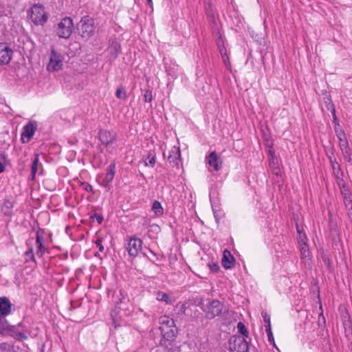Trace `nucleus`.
I'll use <instances>...</instances> for the list:
<instances>
[{
	"instance_id": "7ed1b4c3",
	"label": "nucleus",
	"mask_w": 352,
	"mask_h": 352,
	"mask_svg": "<svg viewBox=\"0 0 352 352\" xmlns=\"http://www.w3.org/2000/svg\"><path fill=\"white\" fill-rule=\"evenodd\" d=\"M74 29L73 21L70 17L63 18L57 25L56 30L58 37L68 38L70 37Z\"/></svg>"
},
{
	"instance_id": "9d476101",
	"label": "nucleus",
	"mask_w": 352,
	"mask_h": 352,
	"mask_svg": "<svg viewBox=\"0 0 352 352\" xmlns=\"http://www.w3.org/2000/svg\"><path fill=\"white\" fill-rule=\"evenodd\" d=\"M142 241L137 237H131L127 244L126 250L131 256L135 257L142 249Z\"/></svg>"
},
{
	"instance_id": "39448f33",
	"label": "nucleus",
	"mask_w": 352,
	"mask_h": 352,
	"mask_svg": "<svg viewBox=\"0 0 352 352\" xmlns=\"http://www.w3.org/2000/svg\"><path fill=\"white\" fill-rule=\"evenodd\" d=\"M30 17L36 25H43L47 22L48 19L45 11V8L41 4H34L33 6Z\"/></svg>"
},
{
	"instance_id": "423d86ee",
	"label": "nucleus",
	"mask_w": 352,
	"mask_h": 352,
	"mask_svg": "<svg viewBox=\"0 0 352 352\" xmlns=\"http://www.w3.org/2000/svg\"><path fill=\"white\" fill-rule=\"evenodd\" d=\"M228 344L231 352H248V344L243 336H232Z\"/></svg>"
},
{
	"instance_id": "dca6fc26",
	"label": "nucleus",
	"mask_w": 352,
	"mask_h": 352,
	"mask_svg": "<svg viewBox=\"0 0 352 352\" xmlns=\"http://www.w3.org/2000/svg\"><path fill=\"white\" fill-rule=\"evenodd\" d=\"M180 149L177 146H173L169 151L168 156V160L170 163H173L174 166H178L179 162L180 161Z\"/></svg>"
},
{
	"instance_id": "c9c22d12",
	"label": "nucleus",
	"mask_w": 352,
	"mask_h": 352,
	"mask_svg": "<svg viewBox=\"0 0 352 352\" xmlns=\"http://www.w3.org/2000/svg\"><path fill=\"white\" fill-rule=\"evenodd\" d=\"M177 65H173V67H168L167 66H166V71L168 74V75L169 76H175L176 74V72L177 70Z\"/></svg>"
},
{
	"instance_id": "72a5a7b5",
	"label": "nucleus",
	"mask_w": 352,
	"mask_h": 352,
	"mask_svg": "<svg viewBox=\"0 0 352 352\" xmlns=\"http://www.w3.org/2000/svg\"><path fill=\"white\" fill-rule=\"evenodd\" d=\"M153 100L152 91L147 89L144 94V101L145 102H151Z\"/></svg>"
},
{
	"instance_id": "6ab92c4d",
	"label": "nucleus",
	"mask_w": 352,
	"mask_h": 352,
	"mask_svg": "<svg viewBox=\"0 0 352 352\" xmlns=\"http://www.w3.org/2000/svg\"><path fill=\"white\" fill-rule=\"evenodd\" d=\"M342 195L344 198V204L348 210H352V199L350 192L347 190H342Z\"/></svg>"
},
{
	"instance_id": "473e14b6",
	"label": "nucleus",
	"mask_w": 352,
	"mask_h": 352,
	"mask_svg": "<svg viewBox=\"0 0 352 352\" xmlns=\"http://www.w3.org/2000/svg\"><path fill=\"white\" fill-rule=\"evenodd\" d=\"M344 335L348 341L349 347L352 350V329L344 331Z\"/></svg>"
},
{
	"instance_id": "f8f14e48",
	"label": "nucleus",
	"mask_w": 352,
	"mask_h": 352,
	"mask_svg": "<svg viewBox=\"0 0 352 352\" xmlns=\"http://www.w3.org/2000/svg\"><path fill=\"white\" fill-rule=\"evenodd\" d=\"M116 133L113 131L102 130L99 133L100 140L106 146L112 144L116 140Z\"/></svg>"
},
{
	"instance_id": "79ce46f5",
	"label": "nucleus",
	"mask_w": 352,
	"mask_h": 352,
	"mask_svg": "<svg viewBox=\"0 0 352 352\" xmlns=\"http://www.w3.org/2000/svg\"><path fill=\"white\" fill-rule=\"evenodd\" d=\"M324 103L326 104V107H327V110L330 109L332 107H334V104L331 102V98L329 97L324 98Z\"/></svg>"
},
{
	"instance_id": "ea45409f",
	"label": "nucleus",
	"mask_w": 352,
	"mask_h": 352,
	"mask_svg": "<svg viewBox=\"0 0 352 352\" xmlns=\"http://www.w3.org/2000/svg\"><path fill=\"white\" fill-rule=\"evenodd\" d=\"M261 315L263 318V320H264V322L265 323V325L271 326L270 316L265 311H263L261 313Z\"/></svg>"
},
{
	"instance_id": "a878e982",
	"label": "nucleus",
	"mask_w": 352,
	"mask_h": 352,
	"mask_svg": "<svg viewBox=\"0 0 352 352\" xmlns=\"http://www.w3.org/2000/svg\"><path fill=\"white\" fill-rule=\"evenodd\" d=\"M302 243L300 244V253L302 258H306L309 257V250L308 249V245L306 242L300 241Z\"/></svg>"
},
{
	"instance_id": "c756f323",
	"label": "nucleus",
	"mask_w": 352,
	"mask_h": 352,
	"mask_svg": "<svg viewBox=\"0 0 352 352\" xmlns=\"http://www.w3.org/2000/svg\"><path fill=\"white\" fill-rule=\"evenodd\" d=\"M237 329H238L239 331L241 333L242 336H243L245 337L248 336V331L245 324L243 322H239L237 324Z\"/></svg>"
},
{
	"instance_id": "f3484780",
	"label": "nucleus",
	"mask_w": 352,
	"mask_h": 352,
	"mask_svg": "<svg viewBox=\"0 0 352 352\" xmlns=\"http://www.w3.org/2000/svg\"><path fill=\"white\" fill-rule=\"evenodd\" d=\"M36 254L41 257L46 251V248L43 245V237L39 234L38 232L36 233Z\"/></svg>"
},
{
	"instance_id": "6e6552de",
	"label": "nucleus",
	"mask_w": 352,
	"mask_h": 352,
	"mask_svg": "<svg viewBox=\"0 0 352 352\" xmlns=\"http://www.w3.org/2000/svg\"><path fill=\"white\" fill-rule=\"evenodd\" d=\"M208 168L209 171H218L222 167V160L215 151L211 152L207 157Z\"/></svg>"
},
{
	"instance_id": "4c0bfd02",
	"label": "nucleus",
	"mask_w": 352,
	"mask_h": 352,
	"mask_svg": "<svg viewBox=\"0 0 352 352\" xmlns=\"http://www.w3.org/2000/svg\"><path fill=\"white\" fill-rule=\"evenodd\" d=\"M81 186L82 187V188L86 191V192H93V187L91 184H89V183L87 182H82L81 183Z\"/></svg>"
},
{
	"instance_id": "09e8293b",
	"label": "nucleus",
	"mask_w": 352,
	"mask_h": 352,
	"mask_svg": "<svg viewBox=\"0 0 352 352\" xmlns=\"http://www.w3.org/2000/svg\"><path fill=\"white\" fill-rule=\"evenodd\" d=\"M328 110L331 111L333 118L334 116H336L335 107H332V108H331L330 109H328Z\"/></svg>"
},
{
	"instance_id": "393cba45",
	"label": "nucleus",
	"mask_w": 352,
	"mask_h": 352,
	"mask_svg": "<svg viewBox=\"0 0 352 352\" xmlns=\"http://www.w3.org/2000/svg\"><path fill=\"white\" fill-rule=\"evenodd\" d=\"M111 49L113 50L111 55L113 58H116L121 51V46L118 42H113L111 45Z\"/></svg>"
},
{
	"instance_id": "f257e3e1",
	"label": "nucleus",
	"mask_w": 352,
	"mask_h": 352,
	"mask_svg": "<svg viewBox=\"0 0 352 352\" xmlns=\"http://www.w3.org/2000/svg\"><path fill=\"white\" fill-rule=\"evenodd\" d=\"M11 313V309H0V333L10 334L17 340H25L28 336L23 329L22 324L20 322L17 325H10L8 322L4 319V317Z\"/></svg>"
},
{
	"instance_id": "f03ea898",
	"label": "nucleus",
	"mask_w": 352,
	"mask_h": 352,
	"mask_svg": "<svg viewBox=\"0 0 352 352\" xmlns=\"http://www.w3.org/2000/svg\"><path fill=\"white\" fill-rule=\"evenodd\" d=\"M79 34L83 38L88 39L94 34V21L89 16H83L77 25Z\"/></svg>"
},
{
	"instance_id": "e433bc0d",
	"label": "nucleus",
	"mask_w": 352,
	"mask_h": 352,
	"mask_svg": "<svg viewBox=\"0 0 352 352\" xmlns=\"http://www.w3.org/2000/svg\"><path fill=\"white\" fill-rule=\"evenodd\" d=\"M208 266L212 273H216L219 270V266L216 263H208Z\"/></svg>"
},
{
	"instance_id": "4468645a",
	"label": "nucleus",
	"mask_w": 352,
	"mask_h": 352,
	"mask_svg": "<svg viewBox=\"0 0 352 352\" xmlns=\"http://www.w3.org/2000/svg\"><path fill=\"white\" fill-rule=\"evenodd\" d=\"M116 173V164L115 163L110 164L107 168V173L104 175L103 181L101 184L105 188H109V185L113 181Z\"/></svg>"
},
{
	"instance_id": "2f4dec72",
	"label": "nucleus",
	"mask_w": 352,
	"mask_h": 352,
	"mask_svg": "<svg viewBox=\"0 0 352 352\" xmlns=\"http://www.w3.org/2000/svg\"><path fill=\"white\" fill-rule=\"evenodd\" d=\"M25 256L26 261H32L35 262V257L32 248H30L28 251L25 252Z\"/></svg>"
},
{
	"instance_id": "052dcab7",
	"label": "nucleus",
	"mask_w": 352,
	"mask_h": 352,
	"mask_svg": "<svg viewBox=\"0 0 352 352\" xmlns=\"http://www.w3.org/2000/svg\"><path fill=\"white\" fill-rule=\"evenodd\" d=\"M61 315H63V317H65V316L64 315V314H62V313H60Z\"/></svg>"
},
{
	"instance_id": "f704fd0d",
	"label": "nucleus",
	"mask_w": 352,
	"mask_h": 352,
	"mask_svg": "<svg viewBox=\"0 0 352 352\" xmlns=\"http://www.w3.org/2000/svg\"><path fill=\"white\" fill-rule=\"evenodd\" d=\"M118 315L119 311H118V309H113L112 311L111 312V316L112 318L113 323L115 324L116 327H117V322L119 320Z\"/></svg>"
},
{
	"instance_id": "412c9836",
	"label": "nucleus",
	"mask_w": 352,
	"mask_h": 352,
	"mask_svg": "<svg viewBox=\"0 0 352 352\" xmlns=\"http://www.w3.org/2000/svg\"><path fill=\"white\" fill-rule=\"evenodd\" d=\"M156 298L159 301L165 302L168 305H170L173 302V299L167 294L162 292H157L156 294Z\"/></svg>"
},
{
	"instance_id": "58836bf2",
	"label": "nucleus",
	"mask_w": 352,
	"mask_h": 352,
	"mask_svg": "<svg viewBox=\"0 0 352 352\" xmlns=\"http://www.w3.org/2000/svg\"><path fill=\"white\" fill-rule=\"evenodd\" d=\"M11 349L12 346L6 342L0 344V352L10 351Z\"/></svg>"
},
{
	"instance_id": "3c124183",
	"label": "nucleus",
	"mask_w": 352,
	"mask_h": 352,
	"mask_svg": "<svg viewBox=\"0 0 352 352\" xmlns=\"http://www.w3.org/2000/svg\"><path fill=\"white\" fill-rule=\"evenodd\" d=\"M333 122L334 123V125L338 124H340V123H339V120H338V119L337 116H334V117L333 118Z\"/></svg>"
},
{
	"instance_id": "a211bd4d",
	"label": "nucleus",
	"mask_w": 352,
	"mask_h": 352,
	"mask_svg": "<svg viewBox=\"0 0 352 352\" xmlns=\"http://www.w3.org/2000/svg\"><path fill=\"white\" fill-rule=\"evenodd\" d=\"M39 166H42L39 161V154L35 153L31 165V179L34 180Z\"/></svg>"
},
{
	"instance_id": "680f3d73",
	"label": "nucleus",
	"mask_w": 352,
	"mask_h": 352,
	"mask_svg": "<svg viewBox=\"0 0 352 352\" xmlns=\"http://www.w3.org/2000/svg\"><path fill=\"white\" fill-rule=\"evenodd\" d=\"M168 352H174L173 351H168Z\"/></svg>"
},
{
	"instance_id": "c03bdc74",
	"label": "nucleus",
	"mask_w": 352,
	"mask_h": 352,
	"mask_svg": "<svg viewBox=\"0 0 352 352\" xmlns=\"http://www.w3.org/2000/svg\"><path fill=\"white\" fill-rule=\"evenodd\" d=\"M296 230L299 234V241H302L305 239H306L305 234H302L300 227L298 224H296Z\"/></svg>"
},
{
	"instance_id": "bb28decb",
	"label": "nucleus",
	"mask_w": 352,
	"mask_h": 352,
	"mask_svg": "<svg viewBox=\"0 0 352 352\" xmlns=\"http://www.w3.org/2000/svg\"><path fill=\"white\" fill-rule=\"evenodd\" d=\"M321 311L319 312L318 314V327L323 330L326 327V320L323 315L322 309H320Z\"/></svg>"
},
{
	"instance_id": "37998d69",
	"label": "nucleus",
	"mask_w": 352,
	"mask_h": 352,
	"mask_svg": "<svg viewBox=\"0 0 352 352\" xmlns=\"http://www.w3.org/2000/svg\"><path fill=\"white\" fill-rule=\"evenodd\" d=\"M102 239L98 238L96 241L95 243L96 247L98 248L99 252H102L104 250L103 245L102 244Z\"/></svg>"
},
{
	"instance_id": "2eb2a0df",
	"label": "nucleus",
	"mask_w": 352,
	"mask_h": 352,
	"mask_svg": "<svg viewBox=\"0 0 352 352\" xmlns=\"http://www.w3.org/2000/svg\"><path fill=\"white\" fill-rule=\"evenodd\" d=\"M221 264L226 270L232 269L235 265V258L228 250H225L223 252Z\"/></svg>"
},
{
	"instance_id": "5fc2aeb1",
	"label": "nucleus",
	"mask_w": 352,
	"mask_h": 352,
	"mask_svg": "<svg viewBox=\"0 0 352 352\" xmlns=\"http://www.w3.org/2000/svg\"><path fill=\"white\" fill-rule=\"evenodd\" d=\"M94 256H95L96 257L99 258L100 259H102V256H100V252H96V253H95Z\"/></svg>"
},
{
	"instance_id": "8fccbe9b",
	"label": "nucleus",
	"mask_w": 352,
	"mask_h": 352,
	"mask_svg": "<svg viewBox=\"0 0 352 352\" xmlns=\"http://www.w3.org/2000/svg\"><path fill=\"white\" fill-rule=\"evenodd\" d=\"M219 301H214L212 302V308H217L219 307Z\"/></svg>"
},
{
	"instance_id": "49530a36",
	"label": "nucleus",
	"mask_w": 352,
	"mask_h": 352,
	"mask_svg": "<svg viewBox=\"0 0 352 352\" xmlns=\"http://www.w3.org/2000/svg\"><path fill=\"white\" fill-rule=\"evenodd\" d=\"M94 217L96 218V219L97 220V221L99 223H101L103 221V217L100 214H94Z\"/></svg>"
},
{
	"instance_id": "7c9ffc66",
	"label": "nucleus",
	"mask_w": 352,
	"mask_h": 352,
	"mask_svg": "<svg viewBox=\"0 0 352 352\" xmlns=\"http://www.w3.org/2000/svg\"><path fill=\"white\" fill-rule=\"evenodd\" d=\"M116 96L119 99L125 100L126 98V93L123 88L120 87L116 89Z\"/></svg>"
},
{
	"instance_id": "864d4df0",
	"label": "nucleus",
	"mask_w": 352,
	"mask_h": 352,
	"mask_svg": "<svg viewBox=\"0 0 352 352\" xmlns=\"http://www.w3.org/2000/svg\"><path fill=\"white\" fill-rule=\"evenodd\" d=\"M348 215L351 219V222L352 223V210H348Z\"/></svg>"
},
{
	"instance_id": "6e6d98bb",
	"label": "nucleus",
	"mask_w": 352,
	"mask_h": 352,
	"mask_svg": "<svg viewBox=\"0 0 352 352\" xmlns=\"http://www.w3.org/2000/svg\"><path fill=\"white\" fill-rule=\"evenodd\" d=\"M147 1V3L150 6H152L153 5V1L152 0H146Z\"/></svg>"
},
{
	"instance_id": "de8ad7c7",
	"label": "nucleus",
	"mask_w": 352,
	"mask_h": 352,
	"mask_svg": "<svg viewBox=\"0 0 352 352\" xmlns=\"http://www.w3.org/2000/svg\"><path fill=\"white\" fill-rule=\"evenodd\" d=\"M8 155L6 154L5 152H1L0 153V160H3V162H6L7 160Z\"/></svg>"
},
{
	"instance_id": "bf43d9fd",
	"label": "nucleus",
	"mask_w": 352,
	"mask_h": 352,
	"mask_svg": "<svg viewBox=\"0 0 352 352\" xmlns=\"http://www.w3.org/2000/svg\"><path fill=\"white\" fill-rule=\"evenodd\" d=\"M65 311H72L73 309H64Z\"/></svg>"
},
{
	"instance_id": "20e7f679",
	"label": "nucleus",
	"mask_w": 352,
	"mask_h": 352,
	"mask_svg": "<svg viewBox=\"0 0 352 352\" xmlns=\"http://www.w3.org/2000/svg\"><path fill=\"white\" fill-rule=\"evenodd\" d=\"M63 66V55L55 50L52 49L51 53L49 56V62L47 65V69L49 72H55L60 70Z\"/></svg>"
},
{
	"instance_id": "a18cd8bd",
	"label": "nucleus",
	"mask_w": 352,
	"mask_h": 352,
	"mask_svg": "<svg viewBox=\"0 0 352 352\" xmlns=\"http://www.w3.org/2000/svg\"><path fill=\"white\" fill-rule=\"evenodd\" d=\"M220 54H221L222 58L224 62H226V59L228 58L226 56V50L222 47L219 49Z\"/></svg>"
},
{
	"instance_id": "5701e85b",
	"label": "nucleus",
	"mask_w": 352,
	"mask_h": 352,
	"mask_svg": "<svg viewBox=\"0 0 352 352\" xmlns=\"http://www.w3.org/2000/svg\"><path fill=\"white\" fill-rule=\"evenodd\" d=\"M152 210L157 216H161L164 213L161 203L157 200L153 203Z\"/></svg>"
},
{
	"instance_id": "603ef678",
	"label": "nucleus",
	"mask_w": 352,
	"mask_h": 352,
	"mask_svg": "<svg viewBox=\"0 0 352 352\" xmlns=\"http://www.w3.org/2000/svg\"><path fill=\"white\" fill-rule=\"evenodd\" d=\"M5 170V166L0 162V173Z\"/></svg>"
},
{
	"instance_id": "c85d7f7f",
	"label": "nucleus",
	"mask_w": 352,
	"mask_h": 352,
	"mask_svg": "<svg viewBox=\"0 0 352 352\" xmlns=\"http://www.w3.org/2000/svg\"><path fill=\"white\" fill-rule=\"evenodd\" d=\"M265 331H266L267 335L268 341L270 343H272L274 345H275V342H274L273 333H272V331L271 326L265 325Z\"/></svg>"
},
{
	"instance_id": "cd10ccee",
	"label": "nucleus",
	"mask_w": 352,
	"mask_h": 352,
	"mask_svg": "<svg viewBox=\"0 0 352 352\" xmlns=\"http://www.w3.org/2000/svg\"><path fill=\"white\" fill-rule=\"evenodd\" d=\"M12 304L7 297H0V308H11Z\"/></svg>"
},
{
	"instance_id": "4d7b16f0",
	"label": "nucleus",
	"mask_w": 352,
	"mask_h": 352,
	"mask_svg": "<svg viewBox=\"0 0 352 352\" xmlns=\"http://www.w3.org/2000/svg\"><path fill=\"white\" fill-rule=\"evenodd\" d=\"M149 252H150L151 254H153L155 255V253H154V252H153L151 249H149Z\"/></svg>"
},
{
	"instance_id": "0eeeda50",
	"label": "nucleus",
	"mask_w": 352,
	"mask_h": 352,
	"mask_svg": "<svg viewBox=\"0 0 352 352\" xmlns=\"http://www.w3.org/2000/svg\"><path fill=\"white\" fill-rule=\"evenodd\" d=\"M161 323L162 326L160 327V330L162 336L167 340H172L175 338V335L173 329H168V328L173 326L174 320L173 319L168 320L167 318L164 317L162 318Z\"/></svg>"
},
{
	"instance_id": "1a4fd4ad",
	"label": "nucleus",
	"mask_w": 352,
	"mask_h": 352,
	"mask_svg": "<svg viewBox=\"0 0 352 352\" xmlns=\"http://www.w3.org/2000/svg\"><path fill=\"white\" fill-rule=\"evenodd\" d=\"M37 122L36 121H29L23 128L21 134V140L23 143L28 142L34 135L37 129Z\"/></svg>"
},
{
	"instance_id": "b1692460",
	"label": "nucleus",
	"mask_w": 352,
	"mask_h": 352,
	"mask_svg": "<svg viewBox=\"0 0 352 352\" xmlns=\"http://www.w3.org/2000/svg\"><path fill=\"white\" fill-rule=\"evenodd\" d=\"M206 311V317L208 319H212L221 314L222 309H204Z\"/></svg>"
},
{
	"instance_id": "9b49d317",
	"label": "nucleus",
	"mask_w": 352,
	"mask_h": 352,
	"mask_svg": "<svg viewBox=\"0 0 352 352\" xmlns=\"http://www.w3.org/2000/svg\"><path fill=\"white\" fill-rule=\"evenodd\" d=\"M339 140V146L343 153L344 158L346 161H351V149L349 145V142L346 136V133H343L341 136L340 135H336Z\"/></svg>"
},
{
	"instance_id": "13d9d810",
	"label": "nucleus",
	"mask_w": 352,
	"mask_h": 352,
	"mask_svg": "<svg viewBox=\"0 0 352 352\" xmlns=\"http://www.w3.org/2000/svg\"><path fill=\"white\" fill-rule=\"evenodd\" d=\"M70 320H73V321H78L76 319H74V318H69Z\"/></svg>"
},
{
	"instance_id": "4be33fe9",
	"label": "nucleus",
	"mask_w": 352,
	"mask_h": 352,
	"mask_svg": "<svg viewBox=\"0 0 352 352\" xmlns=\"http://www.w3.org/2000/svg\"><path fill=\"white\" fill-rule=\"evenodd\" d=\"M342 322L344 331L352 329V321L349 313L346 311L342 316Z\"/></svg>"
},
{
	"instance_id": "ddd939ff",
	"label": "nucleus",
	"mask_w": 352,
	"mask_h": 352,
	"mask_svg": "<svg viewBox=\"0 0 352 352\" xmlns=\"http://www.w3.org/2000/svg\"><path fill=\"white\" fill-rule=\"evenodd\" d=\"M12 51L5 43H0V64L6 65L10 63Z\"/></svg>"
},
{
	"instance_id": "aec40b11",
	"label": "nucleus",
	"mask_w": 352,
	"mask_h": 352,
	"mask_svg": "<svg viewBox=\"0 0 352 352\" xmlns=\"http://www.w3.org/2000/svg\"><path fill=\"white\" fill-rule=\"evenodd\" d=\"M144 165L146 166L154 167V166L155 165V162H156L155 155L154 152L152 151H149L147 154L146 157L144 158Z\"/></svg>"
},
{
	"instance_id": "a19ab883",
	"label": "nucleus",
	"mask_w": 352,
	"mask_h": 352,
	"mask_svg": "<svg viewBox=\"0 0 352 352\" xmlns=\"http://www.w3.org/2000/svg\"><path fill=\"white\" fill-rule=\"evenodd\" d=\"M334 131L336 135H342L344 133V131L342 129L340 124L334 125Z\"/></svg>"
}]
</instances>
